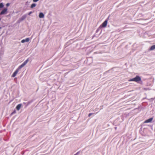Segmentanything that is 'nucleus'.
<instances>
[{"mask_svg":"<svg viewBox=\"0 0 155 155\" xmlns=\"http://www.w3.org/2000/svg\"><path fill=\"white\" fill-rule=\"evenodd\" d=\"M141 81V78L139 76H136V77L130 79L128 80L129 81H134L137 83Z\"/></svg>","mask_w":155,"mask_h":155,"instance_id":"obj_1","label":"nucleus"},{"mask_svg":"<svg viewBox=\"0 0 155 155\" xmlns=\"http://www.w3.org/2000/svg\"><path fill=\"white\" fill-rule=\"evenodd\" d=\"M29 60L28 58L21 65L19 66V68H21L24 66L29 61Z\"/></svg>","mask_w":155,"mask_h":155,"instance_id":"obj_2","label":"nucleus"},{"mask_svg":"<svg viewBox=\"0 0 155 155\" xmlns=\"http://www.w3.org/2000/svg\"><path fill=\"white\" fill-rule=\"evenodd\" d=\"M21 68H19V67H18V68L16 70V71L14 72L13 74H12V77H15L18 73L19 70Z\"/></svg>","mask_w":155,"mask_h":155,"instance_id":"obj_3","label":"nucleus"},{"mask_svg":"<svg viewBox=\"0 0 155 155\" xmlns=\"http://www.w3.org/2000/svg\"><path fill=\"white\" fill-rule=\"evenodd\" d=\"M107 24V20L105 21L99 27V28L101 27L104 28L106 26Z\"/></svg>","mask_w":155,"mask_h":155,"instance_id":"obj_4","label":"nucleus"},{"mask_svg":"<svg viewBox=\"0 0 155 155\" xmlns=\"http://www.w3.org/2000/svg\"><path fill=\"white\" fill-rule=\"evenodd\" d=\"M7 11V8H4L0 12V14L1 15L6 14Z\"/></svg>","mask_w":155,"mask_h":155,"instance_id":"obj_5","label":"nucleus"},{"mask_svg":"<svg viewBox=\"0 0 155 155\" xmlns=\"http://www.w3.org/2000/svg\"><path fill=\"white\" fill-rule=\"evenodd\" d=\"M29 38H27L25 39H23L21 40V42L22 43H24L25 42H28L29 41Z\"/></svg>","mask_w":155,"mask_h":155,"instance_id":"obj_6","label":"nucleus"},{"mask_svg":"<svg viewBox=\"0 0 155 155\" xmlns=\"http://www.w3.org/2000/svg\"><path fill=\"white\" fill-rule=\"evenodd\" d=\"M152 120H153V118H150L144 121V123H147L150 122Z\"/></svg>","mask_w":155,"mask_h":155,"instance_id":"obj_7","label":"nucleus"},{"mask_svg":"<svg viewBox=\"0 0 155 155\" xmlns=\"http://www.w3.org/2000/svg\"><path fill=\"white\" fill-rule=\"evenodd\" d=\"M26 17V16L25 15H23L21 18L19 20L20 21H21L24 20Z\"/></svg>","mask_w":155,"mask_h":155,"instance_id":"obj_8","label":"nucleus"},{"mask_svg":"<svg viewBox=\"0 0 155 155\" xmlns=\"http://www.w3.org/2000/svg\"><path fill=\"white\" fill-rule=\"evenodd\" d=\"M21 106V104H18V105H17V106L16 107V109L17 110H20V109Z\"/></svg>","mask_w":155,"mask_h":155,"instance_id":"obj_9","label":"nucleus"},{"mask_svg":"<svg viewBox=\"0 0 155 155\" xmlns=\"http://www.w3.org/2000/svg\"><path fill=\"white\" fill-rule=\"evenodd\" d=\"M44 15L42 13L40 12L39 13V17L40 18H44Z\"/></svg>","mask_w":155,"mask_h":155,"instance_id":"obj_10","label":"nucleus"},{"mask_svg":"<svg viewBox=\"0 0 155 155\" xmlns=\"http://www.w3.org/2000/svg\"><path fill=\"white\" fill-rule=\"evenodd\" d=\"M155 49V45L152 46L151 47L150 49V51H151V50H153Z\"/></svg>","mask_w":155,"mask_h":155,"instance_id":"obj_11","label":"nucleus"},{"mask_svg":"<svg viewBox=\"0 0 155 155\" xmlns=\"http://www.w3.org/2000/svg\"><path fill=\"white\" fill-rule=\"evenodd\" d=\"M35 6H36V4L35 3H33V4H32L31 5V8H32L33 7H35Z\"/></svg>","mask_w":155,"mask_h":155,"instance_id":"obj_12","label":"nucleus"},{"mask_svg":"<svg viewBox=\"0 0 155 155\" xmlns=\"http://www.w3.org/2000/svg\"><path fill=\"white\" fill-rule=\"evenodd\" d=\"M3 6L4 5L2 3H0V8H3Z\"/></svg>","mask_w":155,"mask_h":155,"instance_id":"obj_13","label":"nucleus"},{"mask_svg":"<svg viewBox=\"0 0 155 155\" xmlns=\"http://www.w3.org/2000/svg\"><path fill=\"white\" fill-rule=\"evenodd\" d=\"M92 114V113H90L88 114V117H90L91 115Z\"/></svg>","mask_w":155,"mask_h":155,"instance_id":"obj_14","label":"nucleus"},{"mask_svg":"<svg viewBox=\"0 0 155 155\" xmlns=\"http://www.w3.org/2000/svg\"><path fill=\"white\" fill-rule=\"evenodd\" d=\"M9 3H7V4H6V6H9Z\"/></svg>","mask_w":155,"mask_h":155,"instance_id":"obj_15","label":"nucleus"},{"mask_svg":"<svg viewBox=\"0 0 155 155\" xmlns=\"http://www.w3.org/2000/svg\"><path fill=\"white\" fill-rule=\"evenodd\" d=\"M38 0H33V1L34 2H37V1H38Z\"/></svg>","mask_w":155,"mask_h":155,"instance_id":"obj_16","label":"nucleus"},{"mask_svg":"<svg viewBox=\"0 0 155 155\" xmlns=\"http://www.w3.org/2000/svg\"><path fill=\"white\" fill-rule=\"evenodd\" d=\"M32 13L31 12H30L29 13V15H30L31 13Z\"/></svg>","mask_w":155,"mask_h":155,"instance_id":"obj_17","label":"nucleus"}]
</instances>
